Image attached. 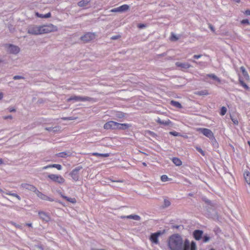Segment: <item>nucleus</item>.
Listing matches in <instances>:
<instances>
[{
  "instance_id": "obj_1",
  "label": "nucleus",
  "mask_w": 250,
  "mask_h": 250,
  "mask_svg": "<svg viewBox=\"0 0 250 250\" xmlns=\"http://www.w3.org/2000/svg\"><path fill=\"white\" fill-rule=\"evenodd\" d=\"M168 246L170 250H182L183 247V239L179 234H174L169 236Z\"/></svg>"
},
{
  "instance_id": "obj_2",
  "label": "nucleus",
  "mask_w": 250,
  "mask_h": 250,
  "mask_svg": "<svg viewBox=\"0 0 250 250\" xmlns=\"http://www.w3.org/2000/svg\"><path fill=\"white\" fill-rule=\"evenodd\" d=\"M4 47L6 51L10 54L16 55L20 51V48L19 46L12 44H5Z\"/></svg>"
},
{
  "instance_id": "obj_3",
  "label": "nucleus",
  "mask_w": 250,
  "mask_h": 250,
  "mask_svg": "<svg viewBox=\"0 0 250 250\" xmlns=\"http://www.w3.org/2000/svg\"><path fill=\"white\" fill-rule=\"evenodd\" d=\"M42 33H48L51 32L56 31L58 28L56 26L52 24H49L48 25H43L41 26Z\"/></svg>"
},
{
  "instance_id": "obj_4",
  "label": "nucleus",
  "mask_w": 250,
  "mask_h": 250,
  "mask_svg": "<svg viewBox=\"0 0 250 250\" xmlns=\"http://www.w3.org/2000/svg\"><path fill=\"white\" fill-rule=\"evenodd\" d=\"M72 100L76 101V102H78V101L91 102V101H94L93 98L89 97H86V96L82 97V96H71L69 98L67 99V101L70 102Z\"/></svg>"
},
{
  "instance_id": "obj_5",
  "label": "nucleus",
  "mask_w": 250,
  "mask_h": 250,
  "mask_svg": "<svg viewBox=\"0 0 250 250\" xmlns=\"http://www.w3.org/2000/svg\"><path fill=\"white\" fill-rule=\"evenodd\" d=\"M27 33L34 35L42 34L41 26L31 25L29 26L27 29Z\"/></svg>"
},
{
  "instance_id": "obj_6",
  "label": "nucleus",
  "mask_w": 250,
  "mask_h": 250,
  "mask_svg": "<svg viewBox=\"0 0 250 250\" xmlns=\"http://www.w3.org/2000/svg\"><path fill=\"white\" fill-rule=\"evenodd\" d=\"M83 169L81 166H78L73 169L72 171L69 173V175L72 177V179L76 182L79 180L80 178L79 171Z\"/></svg>"
},
{
  "instance_id": "obj_7",
  "label": "nucleus",
  "mask_w": 250,
  "mask_h": 250,
  "mask_svg": "<svg viewBox=\"0 0 250 250\" xmlns=\"http://www.w3.org/2000/svg\"><path fill=\"white\" fill-rule=\"evenodd\" d=\"M196 130L202 133L205 136L209 138V139L212 138L214 141H215V138L213 136V133L210 129L205 128H196Z\"/></svg>"
},
{
  "instance_id": "obj_8",
  "label": "nucleus",
  "mask_w": 250,
  "mask_h": 250,
  "mask_svg": "<svg viewBox=\"0 0 250 250\" xmlns=\"http://www.w3.org/2000/svg\"><path fill=\"white\" fill-rule=\"evenodd\" d=\"M166 232V230L164 229L162 231H158L157 232L155 233H152L150 235V240L151 241L152 243L157 244L159 243L158 241V237L163 234H164Z\"/></svg>"
},
{
  "instance_id": "obj_9",
  "label": "nucleus",
  "mask_w": 250,
  "mask_h": 250,
  "mask_svg": "<svg viewBox=\"0 0 250 250\" xmlns=\"http://www.w3.org/2000/svg\"><path fill=\"white\" fill-rule=\"evenodd\" d=\"M48 177L53 182L58 184H62L65 182L64 179L59 175L51 174L48 175Z\"/></svg>"
},
{
  "instance_id": "obj_10",
  "label": "nucleus",
  "mask_w": 250,
  "mask_h": 250,
  "mask_svg": "<svg viewBox=\"0 0 250 250\" xmlns=\"http://www.w3.org/2000/svg\"><path fill=\"white\" fill-rule=\"evenodd\" d=\"M95 35L94 33L88 32L85 34L84 35L82 36L81 37V40L83 41L84 42H87L94 40L95 39Z\"/></svg>"
},
{
  "instance_id": "obj_11",
  "label": "nucleus",
  "mask_w": 250,
  "mask_h": 250,
  "mask_svg": "<svg viewBox=\"0 0 250 250\" xmlns=\"http://www.w3.org/2000/svg\"><path fill=\"white\" fill-rule=\"evenodd\" d=\"M117 122L114 121H109L106 123L104 128L105 129H117Z\"/></svg>"
},
{
  "instance_id": "obj_12",
  "label": "nucleus",
  "mask_w": 250,
  "mask_h": 250,
  "mask_svg": "<svg viewBox=\"0 0 250 250\" xmlns=\"http://www.w3.org/2000/svg\"><path fill=\"white\" fill-rule=\"evenodd\" d=\"M37 196L39 197L40 199L43 200L49 201L50 202H52L54 201V199L48 197L47 196L44 195L42 192H40L38 189L35 192Z\"/></svg>"
},
{
  "instance_id": "obj_13",
  "label": "nucleus",
  "mask_w": 250,
  "mask_h": 250,
  "mask_svg": "<svg viewBox=\"0 0 250 250\" xmlns=\"http://www.w3.org/2000/svg\"><path fill=\"white\" fill-rule=\"evenodd\" d=\"M125 114L121 111H114L112 113V116L114 120L120 121V119L125 117Z\"/></svg>"
},
{
  "instance_id": "obj_14",
  "label": "nucleus",
  "mask_w": 250,
  "mask_h": 250,
  "mask_svg": "<svg viewBox=\"0 0 250 250\" xmlns=\"http://www.w3.org/2000/svg\"><path fill=\"white\" fill-rule=\"evenodd\" d=\"M129 6L127 4H124L118 7L114 8L111 10L113 12H123L128 10Z\"/></svg>"
},
{
  "instance_id": "obj_15",
  "label": "nucleus",
  "mask_w": 250,
  "mask_h": 250,
  "mask_svg": "<svg viewBox=\"0 0 250 250\" xmlns=\"http://www.w3.org/2000/svg\"><path fill=\"white\" fill-rule=\"evenodd\" d=\"M203 235V231L200 229H196L193 232L194 238L197 241L201 239Z\"/></svg>"
},
{
  "instance_id": "obj_16",
  "label": "nucleus",
  "mask_w": 250,
  "mask_h": 250,
  "mask_svg": "<svg viewBox=\"0 0 250 250\" xmlns=\"http://www.w3.org/2000/svg\"><path fill=\"white\" fill-rule=\"evenodd\" d=\"M223 179L226 183H231L233 180L232 175L229 172H226L222 177Z\"/></svg>"
},
{
  "instance_id": "obj_17",
  "label": "nucleus",
  "mask_w": 250,
  "mask_h": 250,
  "mask_svg": "<svg viewBox=\"0 0 250 250\" xmlns=\"http://www.w3.org/2000/svg\"><path fill=\"white\" fill-rule=\"evenodd\" d=\"M21 186L23 188L32 191L34 192H35L37 189L34 186L27 183H22L21 184Z\"/></svg>"
},
{
  "instance_id": "obj_18",
  "label": "nucleus",
  "mask_w": 250,
  "mask_h": 250,
  "mask_svg": "<svg viewBox=\"0 0 250 250\" xmlns=\"http://www.w3.org/2000/svg\"><path fill=\"white\" fill-rule=\"evenodd\" d=\"M175 65L176 66L178 67H181L182 69H188L190 68L191 66L190 64L187 62L182 63L181 62H176L175 63Z\"/></svg>"
},
{
  "instance_id": "obj_19",
  "label": "nucleus",
  "mask_w": 250,
  "mask_h": 250,
  "mask_svg": "<svg viewBox=\"0 0 250 250\" xmlns=\"http://www.w3.org/2000/svg\"><path fill=\"white\" fill-rule=\"evenodd\" d=\"M131 126V125L128 124H120L117 123V129L125 130Z\"/></svg>"
},
{
  "instance_id": "obj_20",
  "label": "nucleus",
  "mask_w": 250,
  "mask_h": 250,
  "mask_svg": "<svg viewBox=\"0 0 250 250\" xmlns=\"http://www.w3.org/2000/svg\"><path fill=\"white\" fill-rule=\"evenodd\" d=\"M39 215L41 219L45 221H48L50 220L49 216L43 211H39Z\"/></svg>"
},
{
  "instance_id": "obj_21",
  "label": "nucleus",
  "mask_w": 250,
  "mask_h": 250,
  "mask_svg": "<svg viewBox=\"0 0 250 250\" xmlns=\"http://www.w3.org/2000/svg\"><path fill=\"white\" fill-rule=\"evenodd\" d=\"M240 70L242 73V75L244 77V79L246 81H250V78L248 72H247V71L246 70V69L245 68V67L244 66H241L240 67Z\"/></svg>"
},
{
  "instance_id": "obj_22",
  "label": "nucleus",
  "mask_w": 250,
  "mask_h": 250,
  "mask_svg": "<svg viewBox=\"0 0 250 250\" xmlns=\"http://www.w3.org/2000/svg\"><path fill=\"white\" fill-rule=\"evenodd\" d=\"M244 177L246 182L250 186V173L248 171H245L244 173Z\"/></svg>"
},
{
  "instance_id": "obj_23",
  "label": "nucleus",
  "mask_w": 250,
  "mask_h": 250,
  "mask_svg": "<svg viewBox=\"0 0 250 250\" xmlns=\"http://www.w3.org/2000/svg\"><path fill=\"white\" fill-rule=\"evenodd\" d=\"M91 0H82L78 3V5L80 7L86 6L90 1Z\"/></svg>"
},
{
  "instance_id": "obj_24",
  "label": "nucleus",
  "mask_w": 250,
  "mask_h": 250,
  "mask_svg": "<svg viewBox=\"0 0 250 250\" xmlns=\"http://www.w3.org/2000/svg\"><path fill=\"white\" fill-rule=\"evenodd\" d=\"M35 15L37 17L40 18H48L51 17V13L50 12L45 14H41L39 13L38 12H36Z\"/></svg>"
},
{
  "instance_id": "obj_25",
  "label": "nucleus",
  "mask_w": 250,
  "mask_h": 250,
  "mask_svg": "<svg viewBox=\"0 0 250 250\" xmlns=\"http://www.w3.org/2000/svg\"><path fill=\"white\" fill-rule=\"evenodd\" d=\"M126 218L131 219L137 221H140L141 220V217L139 215L135 214L127 215Z\"/></svg>"
},
{
  "instance_id": "obj_26",
  "label": "nucleus",
  "mask_w": 250,
  "mask_h": 250,
  "mask_svg": "<svg viewBox=\"0 0 250 250\" xmlns=\"http://www.w3.org/2000/svg\"><path fill=\"white\" fill-rule=\"evenodd\" d=\"M173 163L177 166H180L182 165V162L180 159L177 157H174L172 158Z\"/></svg>"
},
{
  "instance_id": "obj_27",
  "label": "nucleus",
  "mask_w": 250,
  "mask_h": 250,
  "mask_svg": "<svg viewBox=\"0 0 250 250\" xmlns=\"http://www.w3.org/2000/svg\"><path fill=\"white\" fill-rule=\"evenodd\" d=\"M170 104L172 105H173L177 108H181L182 107L181 104L179 102H177V101L172 100L170 102Z\"/></svg>"
},
{
  "instance_id": "obj_28",
  "label": "nucleus",
  "mask_w": 250,
  "mask_h": 250,
  "mask_svg": "<svg viewBox=\"0 0 250 250\" xmlns=\"http://www.w3.org/2000/svg\"><path fill=\"white\" fill-rule=\"evenodd\" d=\"M62 197L65 199L66 201L70 202V203H75L76 202V200L75 198H69V197H68L66 196H64V195H62Z\"/></svg>"
},
{
  "instance_id": "obj_29",
  "label": "nucleus",
  "mask_w": 250,
  "mask_h": 250,
  "mask_svg": "<svg viewBox=\"0 0 250 250\" xmlns=\"http://www.w3.org/2000/svg\"><path fill=\"white\" fill-rule=\"evenodd\" d=\"M190 247V242H189V241L186 239L184 242H183V248H187V249H189V248Z\"/></svg>"
},
{
  "instance_id": "obj_30",
  "label": "nucleus",
  "mask_w": 250,
  "mask_h": 250,
  "mask_svg": "<svg viewBox=\"0 0 250 250\" xmlns=\"http://www.w3.org/2000/svg\"><path fill=\"white\" fill-rule=\"evenodd\" d=\"M92 155L96 156H102L104 157H107L109 156V153H99L97 152H94L92 153Z\"/></svg>"
},
{
  "instance_id": "obj_31",
  "label": "nucleus",
  "mask_w": 250,
  "mask_h": 250,
  "mask_svg": "<svg viewBox=\"0 0 250 250\" xmlns=\"http://www.w3.org/2000/svg\"><path fill=\"white\" fill-rule=\"evenodd\" d=\"M56 156L59 157L64 158L66 156H70V155L68 154V153H67L65 152H60L59 153L56 154Z\"/></svg>"
},
{
  "instance_id": "obj_32",
  "label": "nucleus",
  "mask_w": 250,
  "mask_h": 250,
  "mask_svg": "<svg viewBox=\"0 0 250 250\" xmlns=\"http://www.w3.org/2000/svg\"><path fill=\"white\" fill-rule=\"evenodd\" d=\"M239 83L240 84L244 87L246 89H248L249 88V87L248 86L247 84L241 79V77H239Z\"/></svg>"
},
{
  "instance_id": "obj_33",
  "label": "nucleus",
  "mask_w": 250,
  "mask_h": 250,
  "mask_svg": "<svg viewBox=\"0 0 250 250\" xmlns=\"http://www.w3.org/2000/svg\"><path fill=\"white\" fill-rule=\"evenodd\" d=\"M170 202L167 199H164V205L163 206V208H166L168 207L170 205Z\"/></svg>"
},
{
  "instance_id": "obj_34",
  "label": "nucleus",
  "mask_w": 250,
  "mask_h": 250,
  "mask_svg": "<svg viewBox=\"0 0 250 250\" xmlns=\"http://www.w3.org/2000/svg\"><path fill=\"white\" fill-rule=\"evenodd\" d=\"M207 76L212 78V79L218 81V82H220V80L214 74H208Z\"/></svg>"
},
{
  "instance_id": "obj_35",
  "label": "nucleus",
  "mask_w": 250,
  "mask_h": 250,
  "mask_svg": "<svg viewBox=\"0 0 250 250\" xmlns=\"http://www.w3.org/2000/svg\"><path fill=\"white\" fill-rule=\"evenodd\" d=\"M189 249V250H197L196 244L194 241H192L191 242Z\"/></svg>"
},
{
  "instance_id": "obj_36",
  "label": "nucleus",
  "mask_w": 250,
  "mask_h": 250,
  "mask_svg": "<svg viewBox=\"0 0 250 250\" xmlns=\"http://www.w3.org/2000/svg\"><path fill=\"white\" fill-rule=\"evenodd\" d=\"M197 95H200V96H204V95H207L208 94V91L206 90H202L200 91H198L197 93Z\"/></svg>"
},
{
  "instance_id": "obj_37",
  "label": "nucleus",
  "mask_w": 250,
  "mask_h": 250,
  "mask_svg": "<svg viewBox=\"0 0 250 250\" xmlns=\"http://www.w3.org/2000/svg\"><path fill=\"white\" fill-rule=\"evenodd\" d=\"M203 238V241L204 243H207L208 242L210 239V237L208 236V235H205L202 237Z\"/></svg>"
},
{
  "instance_id": "obj_38",
  "label": "nucleus",
  "mask_w": 250,
  "mask_h": 250,
  "mask_svg": "<svg viewBox=\"0 0 250 250\" xmlns=\"http://www.w3.org/2000/svg\"><path fill=\"white\" fill-rule=\"evenodd\" d=\"M227 108L225 106H222L221 108V111H220V115L223 116L224 115L226 112H227Z\"/></svg>"
},
{
  "instance_id": "obj_39",
  "label": "nucleus",
  "mask_w": 250,
  "mask_h": 250,
  "mask_svg": "<svg viewBox=\"0 0 250 250\" xmlns=\"http://www.w3.org/2000/svg\"><path fill=\"white\" fill-rule=\"evenodd\" d=\"M172 124L171 122L169 120H167V121H162L161 124L164 125H168Z\"/></svg>"
},
{
  "instance_id": "obj_40",
  "label": "nucleus",
  "mask_w": 250,
  "mask_h": 250,
  "mask_svg": "<svg viewBox=\"0 0 250 250\" xmlns=\"http://www.w3.org/2000/svg\"><path fill=\"white\" fill-rule=\"evenodd\" d=\"M57 165V164H52V165H49L45 166V167H42V169H47L48 168H52V167L56 168Z\"/></svg>"
},
{
  "instance_id": "obj_41",
  "label": "nucleus",
  "mask_w": 250,
  "mask_h": 250,
  "mask_svg": "<svg viewBox=\"0 0 250 250\" xmlns=\"http://www.w3.org/2000/svg\"><path fill=\"white\" fill-rule=\"evenodd\" d=\"M77 118V117H62V119L63 120H76Z\"/></svg>"
},
{
  "instance_id": "obj_42",
  "label": "nucleus",
  "mask_w": 250,
  "mask_h": 250,
  "mask_svg": "<svg viewBox=\"0 0 250 250\" xmlns=\"http://www.w3.org/2000/svg\"><path fill=\"white\" fill-rule=\"evenodd\" d=\"M161 179L162 181H163V182H166V181H168V178L167 176V175H163L161 177Z\"/></svg>"
},
{
  "instance_id": "obj_43",
  "label": "nucleus",
  "mask_w": 250,
  "mask_h": 250,
  "mask_svg": "<svg viewBox=\"0 0 250 250\" xmlns=\"http://www.w3.org/2000/svg\"><path fill=\"white\" fill-rule=\"evenodd\" d=\"M169 134L170 135H172L173 136H181V134L178 133V132H177L176 131H170L169 132Z\"/></svg>"
},
{
  "instance_id": "obj_44",
  "label": "nucleus",
  "mask_w": 250,
  "mask_h": 250,
  "mask_svg": "<svg viewBox=\"0 0 250 250\" xmlns=\"http://www.w3.org/2000/svg\"><path fill=\"white\" fill-rule=\"evenodd\" d=\"M10 223L11 224H12L13 225H14V226H15L16 228H19L21 229H22V228L21 227V225H20L19 224H17L16 223L14 222H12V221H11L10 222Z\"/></svg>"
},
{
  "instance_id": "obj_45",
  "label": "nucleus",
  "mask_w": 250,
  "mask_h": 250,
  "mask_svg": "<svg viewBox=\"0 0 250 250\" xmlns=\"http://www.w3.org/2000/svg\"><path fill=\"white\" fill-rule=\"evenodd\" d=\"M52 132H57L60 130L61 127L59 126H57L53 127Z\"/></svg>"
},
{
  "instance_id": "obj_46",
  "label": "nucleus",
  "mask_w": 250,
  "mask_h": 250,
  "mask_svg": "<svg viewBox=\"0 0 250 250\" xmlns=\"http://www.w3.org/2000/svg\"><path fill=\"white\" fill-rule=\"evenodd\" d=\"M241 23L243 24H247L248 25H250V23L248 19H244L241 21Z\"/></svg>"
},
{
  "instance_id": "obj_47",
  "label": "nucleus",
  "mask_w": 250,
  "mask_h": 250,
  "mask_svg": "<svg viewBox=\"0 0 250 250\" xmlns=\"http://www.w3.org/2000/svg\"><path fill=\"white\" fill-rule=\"evenodd\" d=\"M196 150L199 152L203 156H205V154L204 151L199 147H196Z\"/></svg>"
},
{
  "instance_id": "obj_48",
  "label": "nucleus",
  "mask_w": 250,
  "mask_h": 250,
  "mask_svg": "<svg viewBox=\"0 0 250 250\" xmlns=\"http://www.w3.org/2000/svg\"><path fill=\"white\" fill-rule=\"evenodd\" d=\"M13 79L14 80H20V79H24V77H22L21 76L16 75V76L13 77Z\"/></svg>"
},
{
  "instance_id": "obj_49",
  "label": "nucleus",
  "mask_w": 250,
  "mask_h": 250,
  "mask_svg": "<svg viewBox=\"0 0 250 250\" xmlns=\"http://www.w3.org/2000/svg\"><path fill=\"white\" fill-rule=\"evenodd\" d=\"M120 38H121V36L120 35H118L113 36L111 37V39L112 40H117Z\"/></svg>"
},
{
  "instance_id": "obj_50",
  "label": "nucleus",
  "mask_w": 250,
  "mask_h": 250,
  "mask_svg": "<svg viewBox=\"0 0 250 250\" xmlns=\"http://www.w3.org/2000/svg\"><path fill=\"white\" fill-rule=\"evenodd\" d=\"M178 39V38L176 37V36L172 33L171 35V40L172 41H177Z\"/></svg>"
},
{
  "instance_id": "obj_51",
  "label": "nucleus",
  "mask_w": 250,
  "mask_h": 250,
  "mask_svg": "<svg viewBox=\"0 0 250 250\" xmlns=\"http://www.w3.org/2000/svg\"><path fill=\"white\" fill-rule=\"evenodd\" d=\"M203 200L207 204H208V205H211V202L209 200H208V199H207L206 198H203Z\"/></svg>"
},
{
  "instance_id": "obj_52",
  "label": "nucleus",
  "mask_w": 250,
  "mask_h": 250,
  "mask_svg": "<svg viewBox=\"0 0 250 250\" xmlns=\"http://www.w3.org/2000/svg\"><path fill=\"white\" fill-rule=\"evenodd\" d=\"M208 27L212 32H215V29L212 24L208 23Z\"/></svg>"
},
{
  "instance_id": "obj_53",
  "label": "nucleus",
  "mask_w": 250,
  "mask_h": 250,
  "mask_svg": "<svg viewBox=\"0 0 250 250\" xmlns=\"http://www.w3.org/2000/svg\"><path fill=\"white\" fill-rule=\"evenodd\" d=\"M146 26V25L145 24H139L138 25V27L140 29L143 28L145 27Z\"/></svg>"
},
{
  "instance_id": "obj_54",
  "label": "nucleus",
  "mask_w": 250,
  "mask_h": 250,
  "mask_svg": "<svg viewBox=\"0 0 250 250\" xmlns=\"http://www.w3.org/2000/svg\"><path fill=\"white\" fill-rule=\"evenodd\" d=\"M202 55H194L193 56V58L195 59H198L202 57Z\"/></svg>"
},
{
  "instance_id": "obj_55",
  "label": "nucleus",
  "mask_w": 250,
  "mask_h": 250,
  "mask_svg": "<svg viewBox=\"0 0 250 250\" xmlns=\"http://www.w3.org/2000/svg\"><path fill=\"white\" fill-rule=\"evenodd\" d=\"M56 168H57L58 170H61L62 168V167L61 165L60 164H57L56 165Z\"/></svg>"
},
{
  "instance_id": "obj_56",
  "label": "nucleus",
  "mask_w": 250,
  "mask_h": 250,
  "mask_svg": "<svg viewBox=\"0 0 250 250\" xmlns=\"http://www.w3.org/2000/svg\"><path fill=\"white\" fill-rule=\"evenodd\" d=\"M245 14L247 16H250V10H247L245 12Z\"/></svg>"
},
{
  "instance_id": "obj_57",
  "label": "nucleus",
  "mask_w": 250,
  "mask_h": 250,
  "mask_svg": "<svg viewBox=\"0 0 250 250\" xmlns=\"http://www.w3.org/2000/svg\"><path fill=\"white\" fill-rule=\"evenodd\" d=\"M9 111L10 112H15L16 111V109L14 107H10L9 108Z\"/></svg>"
},
{
  "instance_id": "obj_58",
  "label": "nucleus",
  "mask_w": 250,
  "mask_h": 250,
  "mask_svg": "<svg viewBox=\"0 0 250 250\" xmlns=\"http://www.w3.org/2000/svg\"><path fill=\"white\" fill-rule=\"evenodd\" d=\"M45 129L48 131H52V129H53V127H45Z\"/></svg>"
},
{
  "instance_id": "obj_59",
  "label": "nucleus",
  "mask_w": 250,
  "mask_h": 250,
  "mask_svg": "<svg viewBox=\"0 0 250 250\" xmlns=\"http://www.w3.org/2000/svg\"><path fill=\"white\" fill-rule=\"evenodd\" d=\"M6 194L10 195L13 196L14 197H16V195H17V194H16V193H11L10 192L6 193Z\"/></svg>"
},
{
  "instance_id": "obj_60",
  "label": "nucleus",
  "mask_w": 250,
  "mask_h": 250,
  "mask_svg": "<svg viewBox=\"0 0 250 250\" xmlns=\"http://www.w3.org/2000/svg\"><path fill=\"white\" fill-rule=\"evenodd\" d=\"M4 119H12V116L11 115H8L7 116H5L4 117Z\"/></svg>"
},
{
  "instance_id": "obj_61",
  "label": "nucleus",
  "mask_w": 250,
  "mask_h": 250,
  "mask_svg": "<svg viewBox=\"0 0 250 250\" xmlns=\"http://www.w3.org/2000/svg\"><path fill=\"white\" fill-rule=\"evenodd\" d=\"M147 133H148V134H149V135H150L151 136H153L155 134L154 133H153V132L150 131H148Z\"/></svg>"
},
{
  "instance_id": "obj_62",
  "label": "nucleus",
  "mask_w": 250,
  "mask_h": 250,
  "mask_svg": "<svg viewBox=\"0 0 250 250\" xmlns=\"http://www.w3.org/2000/svg\"><path fill=\"white\" fill-rule=\"evenodd\" d=\"M25 225L29 227H31L32 225V223H26Z\"/></svg>"
},
{
  "instance_id": "obj_63",
  "label": "nucleus",
  "mask_w": 250,
  "mask_h": 250,
  "mask_svg": "<svg viewBox=\"0 0 250 250\" xmlns=\"http://www.w3.org/2000/svg\"><path fill=\"white\" fill-rule=\"evenodd\" d=\"M3 97V94L2 92H0V100H1Z\"/></svg>"
},
{
  "instance_id": "obj_64",
  "label": "nucleus",
  "mask_w": 250,
  "mask_h": 250,
  "mask_svg": "<svg viewBox=\"0 0 250 250\" xmlns=\"http://www.w3.org/2000/svg\"><path fill=\"white\" fill-rule=\"evenodd\" d=\"M162 121V120H161L160 118H158V119L157 120V122L159 124H161V123Z\"/></svg>"
}]
</instances>
